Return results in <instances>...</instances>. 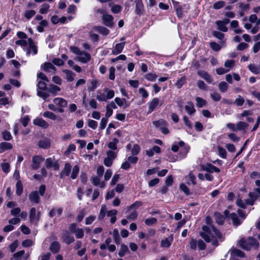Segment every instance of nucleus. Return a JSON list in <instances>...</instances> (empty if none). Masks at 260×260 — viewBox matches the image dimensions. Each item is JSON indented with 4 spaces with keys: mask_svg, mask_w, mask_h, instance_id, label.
<instances>
[{
    "mask_svg": "<svg viewBox=\"0 0 260 260\" xmlns=\"http://www.w3.org/2000/svg\"><path fill=\"white\" fill-rule=\"evenodd\" d=\"M183 121L185 125L189 129H191L192 127V123L189 120L188 118L186 116L183 117Z\"/></svg>",
    "mask_w": 260,
    "mask_h": 260,
    "instance_id": "nucleus-62",
    "label": "nucleus"
},
{
    "mask_svg": "<svg viewBox=\"0 0 260 260\" xmlns=\"http://www.w3.org/2000/svg\"><path fill=\"white\" fill-rule=\"evenodd\" d=\"M103 90L106 93V96L107 100L111 99L114 96L115 93L113 90L109 89L108 88H105Z\"/></svg>",
    "mask_w": 260,
    "mask_h": 260,
    "instance_id": "nucleus-38",
    "label": "nucleus"
},
{
    "mask_svg": "<svg viewBox=\"0 0 260 260\" xmlns=\"http://www.w3.org/2000/svg\"><path fill=\"white\" fill-rule=\"evenodd\" d=\"M238 245L242 249L246 250L257 249L259 246L257 241L252 237H248L247 239L241 238L238 241Z\"/></svg>",
    "mask_w": 260,
    "mask_h": 260,
    "instance_id": "nucleus-2",
    "label": "nucleus"
},
{
    "mask_svg": "<svg viewBox=\"0 0 260 260\" xmlns=\"http://www.w3.org/2000/svg\"><path fill=\"white\" fill-rule=\"evenodd\" d=\"M95 29L103 35H107L109 34V30L104 26H96Z\"/></svg>",
    "mask_w": 260,
    "mask_h": 260,
    "instance_id": "nucleus-39",
    "label": "nucleus"
},
{
    "mask_svg": "<svg viewBox=\"0 0 260 260\" xmlns=\"http://www.w3.org/2000/svg\"><path fill=\"white\" fill-rule=\"evenodd\" d=\"M248 67L249 70L254 74H257L260 73V68L254 64H250Z\"/></svg>",
    "mask_w": 260,
    "mask_h": 260,
    "instance_id": "nucleus-50",
    "label": "nucleus"
},
{
    "mask_svg": "<svg viewBox=\"0 0 260 260\" xmlns=\"http://www.w3.org/2000/svg\"><path fill=\"white\" fill-rule=\"evenodd\" d=\"M186 83V77L185 76H182L175 83V86L177 88H180L185 83Z\"/></svg>",
    "mask_w": 260,
    "mask_h": 260,
    "instance_id": "nucleus-43",
    "label": "nucleus"
},
{
    "mask_svg": "<svg viewBox=\"0 0 260 260\" xmlns=\"http://www.w3.org/2000/svg\"><path fill=\"white\" fill-rule=\"evenodd\" d=\"M113 236L115 243L117 244H119L120 242V238L117 229H115L113 231Z\"/></svg>",
    "mask_w": 260,
    "mask_h": 260,
    "instance_id": "nucleus-47",
    "label": "nucleus"
},
{
    "mask_svg": "<svg viewBox=\"0 0 260 260\" xmlns=\"http://www.w3.org/2000/svg\"><path fill=\"white\" fill-rule=\"evenodd\" d=\"M79 172V168L78 166L76 165V166H74V167L73 168L72 172L71 174V177L72 178V179H76L77 177Z\"/></svg>",
    "mask_w": 260,
    "mask_h": 260,
    "instance_id": "nucleus-54",
    "label": "nucleus"
},
{
    "mask_svg": "<svg viewBox=\"0 0 260 260\" xmlns=\"http://www.w3.org/2000/svg\"><path fill=\"white\" fill-rule=\"evenodd\" d=\"M201 168L202 171H207L210 173L220 172L219 169L216 167L212 165L211 164H207L206 165H203L201 166Z\"/></svg>",
    "mask_w": 260,
    "mask_h": 260,
    "instance_id": "nucleus-9",
    "label": "nucleus"
},
{
    "mask_svg": "<svg viewBox=\"0 0 260 260\" xmlns=\"http://www.w3.org/2000/svg\"><path fill=\"white\" fill-rule=\"evenodd\" d=\"M29 199L31 203L38 204L40 202V197L38 192H31L29 195Z\"/></svg>",
    "mask_w": 260,
    "mask_h": 260,
    "instance_id": "nucleus-22",
    "label": "nucleus"
},
{
    "mask_svg": "<svg viewBox=\"0 0 260 260\" xmlns=\"http://www.w3.org/2000/svg\"><path fill=\"white\" fill-rule=\"evenodd\" d=\"M244 103V98L240 95H238L237 98L235 100L233 104L237 106H241Z\"/></svg>",
    "mask_w": 260,
    "mask_h": 260,
    "instance_id": "nucleus-53",
    "label": "nucleus"
},
{
    "mask_svg": "<svg viewBox=\"0 0 260 260\" xmlns=\"http://www.w3.org/2000/svg\"><path fill=\"white\" fill-rule=\"evenodd\" d=\"M114 101L119 107H122L124 106V108H126L129 106V105L127 104L126 101L125 99H120L117 97L115 98Z\"/></svg>",
    "mask_w": 260,
    "mask_h": 260,
    "instance_id": "nucleus-30",
    "label": "nucleus"
},
{
    "mask_svg": "<svg viewBox=\"0 0 260 260\" xmlns=\"http://www.w3.org/2000/svg\"><path fill=\"white\" fill-rule=\"evenodd\" d=\"M71 165L68 163L66 164L63 169L62 170V171L60 173V178H62L65 176H68L71 173Z\"/></svg>",
    "mask_w": 260,
    "mask_h": 260,
    "instance_id": "nucleus-20",
    "label": "nucleus"
},
{
    "mask_svg": "<svg viewBox=\"0 0 260 260\" xmlns=\"http://www.w3.org/2000/svg\"><path fill=\"white\" fill-rule=\"evenodd\" d=\"M217 29L223 32H226L228 30V28L220 20L216 21L215 22Z\"/></svg>",
    "mask_w": 260,
    "mask_h": 260,
    "instance_id": "nucleus-31",
    "label": "nucleus"
},
{
    "mask_svg": "<svg viewBox=\"0 0 260 260\" xmlns=\"http://www.w3.org/2000/svg\"><path fill=\"white\" fill-rule=\"evenodd\" d=\"M128 251V247L124 244H122L118 252V255L120 257H123Z\"/></svg>",
    "mask_w": 260,
    "mask_h": 260,
    "instance_id": "nucleus-35",
    "label": "nucleus"
},
{
    "mask_svg": "<svg viewBox=\"0 0 260 260\" xmlns=\"http://www.w3.org/2000/svg\"><path fill=\"white\" fill-rule=\"evenodd\" d=\"M2 136L3 139L6 141H10L12 139L11 133L7 131H5L2 133Z\"/></svg>",
    "mask_w": 260,
    "mask_h": 260,
    "instance_id": "nucleus-55",
    "label": "nucleus"
},
{
    "mask_svg": "<svg viewBox=\"0 0 260 260\" xmlns=\"http://www.w3.org/2000/svg\"><path fill=\"white\" fill-rule=\"evenodd\" d=\"M60 90V88L59 87L53 84L50 85L49 87L48 88V91L54 95H56L57 93Z\"/></svg>",
    "mask_w": 260,
    "mask_h": 260,
    "instance_id": "nucleus-32",
    "label": "nucleus"
},
{
    "mask_svg": "<svg viewBox=\"0 0 260 260\" xmlns=\"http://www.w3.org/2000/svg\"><path fill=\"white\" fill-rule=\"evenodd\" d=\"M74 233L75 234L76 237L78 239H81L84 236V231L82 229H77Z\"/></svg>",
    "mask_w": 260,
    "mask_h": 260,
    "instance_id": "nucleus-61",
    "label": "nucleus"
},
{
    "mask_svg": "<svg viewBox=\"0 0 260 260\" xmlns=\"http://www.w3.org/2000/svg\"><path fill=\"white\" fill-rule=\"evenodd\" d=\"M125 45V42L116 44L112 51V54L114 55H117L120 54L122 51Z\"/></svg>",
    "mask_w": 260,
    "mask_h": 260,
    "instance_id": "nucleus-14",
    "label": "nucleus"
},
{
    "mask_svg": "<svg viewBox=\"0 0 260 260\" xmlns=\"http://www.w3.org/2000/svg\"><path fill=\"white\" fill-rule=\"evenodd\" d=\"M152 123L156 127H158L160 129H161V127L168 125V122L163 119H160L157 121H154Z\"/></svg>",
    "mask_w": 260,
    "mask_h": 260,
    "instance_id": "nucleus-29",
    "label": "nucleus"
},
{
    "mask_svg": "<svg viewBox=\"0 0 260 260\" xmlns=\"http://www.w3.org/2000/svg\"><path fill=\"white\" fill-rule=\"evenodd\" d=\"M36 14V11L33 10H26L24 13V16L27 19H30Z\"/></svg>",
    "mask_w": 260,
    "mask_h": 260,
    "instance_id": "nucleus-49",
    "label": "nucleus"
},
{
    "mask_svg": "<svg viewBox=\"0 0 260 260\" xmlns=\"http://www.w3.org/2000/svg\"><path fill=\"white\" fill-rule=\"evenodd\" d=\"M217 150L218 151L219 155L222 158H225L226 157V151L225 149L221 147L220 146H217Z\"/></svg>",
    "mask_w": 260,
    "mask_h": 260,
    "instance_id": "nucleus-51",
    "label": "nucleus"
},
{
    "mask_svg": "<svg viewBox=\"0 0 260 260\" xmlns=\"http://www.w3.org/2000/svg\"><path fill=\"white\" fill-rule=\"evenodd\" d=\"M40 212H37V210L35 207L30 209L29 212V219L31 222L37 223L40 219Z\"/></svg>",
    "mask_w": 260,
    "mask_h": 260,
    "instance_id": "nucleus-6",
    "label": "nucleus"
},
{
    "mask_svg": "<svg viewBox=\"0 0 260 260\" xmlns=\"http://www.w3.org/2000/svg\"><path fill=\"white\" fill-rule=\"evenodd\" d=\"M157 222V219L154 217H151L147 218L145 220V223L147 225H151L153 224H155Z\"/></svg>",
    "mask_w": 260,
    "mask_h": 260,
    "instance_id": "nucleus-58",
    "label": "nucleus"
},
{
    "mask_svg": "<svg viewBox=\"0 0 260 260\" xmlns=\"http://www.w3.org/2000/svg\"><path fill=\"white\" fill-rule=\"evenodd\" d=\"M13 145L9 142H2L0 143V153L6 150H10L12 148Z\"/></svg>",
    "mask_w": 260,
    "mask_h": 260,
    "instance_id": "nucleus-25",
    "label": "nucleus"
},
{
    "mask_svg": "<svg viewBox=\"0 0 260 260\" xmlns=\"http://www.w3.org/2000/svg\"><path fill=\"white\" fill-rule=\"evenodd\" d=\"M50 8V6L47 4H44L41 6V8L39 10L41 14H46Z\"/></svg>",
    "mask_w": 260,
    "mask_h": 260,
    "instance_id": "nucleus-56",
    "label": "nucleus"
},
{
    "mask_svg": "<svg viewBox=\"0 0 260 260\" xmlns=\"http://www.w3.org/2000/svg\"><path fill=\"white\" fill-rule=\"evenodd\" d=\"M45 166L47 168H53L54 170L59 169V165L54 157L47 158L45 160Z\"/></svg>",
    "mask_w": 260,
    "mask_h": 260,
    "instance_id": "nucleus-8",
    "label": "nucleus"
},
{
    "mask_svg": "<svg viewBox=\"0 0 260 260\" xmlns=\"http://www.w3.org/2000/svg\"><path fill=\"white\" fill-rule=\"evenodd\" d=\"M91 183L95 186H100L101 188H104L105 186L104 182H101L100 178L97 177H93L91 179Z\"/></svg>",
    "mask_w": 260,
    "mask_h": 260,
    "instance_id": "nucleus-27",
    "label": "nucleus"
},
{
    "mask_svg": "<svg viewBox=\"0 0 260 260\" xmlns=\"http://www.w3.org/2000/svg\"><path fill=\"white\" fill-rule=\"evenodd\" d=\"M148 104L149 105L148 113H151L156 108L161 106L163 104V102L162 101H160L157 98H154Z\"/></svg>",
    "mask_w": 260,
    "mask_h": 260,
    "instance_id": "nucleus-5",
    "label": "nucleus"
},
{
    "mask_svg": "<svg viewBox=\"0 0 260 260\" xmlns=\"http://www.w3.org/2000/svg\"><path fill=\"white\" fill-rule=\"evenodd\" d=\"M228 84L224 81L221 82L218 84V89L221 92L224 93L228 90Z\"/></svg>",
    "mask_w": 260,
    "mask_h": 260,
    "instance_id": "nucleus-37",
    "label": "nucleus"
},
{
    "mask_svg": "<svg viewBox=\"0 0 260 260\" xmlns=\"http://www.w3.org/2000/svg\"><path fill=\"white\" fill-rule=\"evenodd\" d=\"M135 12L137 15H141L144 11V5L142 0H136Z\"/></svg>",
    "mask_w": 260,
    "mask_h": 260,
    "instance_id": "nucleus-17",
    "label": "nucleus"
},
{
    "mask_svg": "<svg viewBox=\"0 0 260 260\" xmlns=\"http://www.w3.org/2000/svg\"><path fill=\"white\" fill-rule=\"evenodd\" d=\"M173 240V235L170 236V239L166 238L165 239L162 240L160 242L161 247L166 248L169 247L171 245Z\"/></svg>",
    "mask_w": 260,
    "mask_h": 260,
    "instance_id": "nucleus-23",
    "label": "nucleus"
},
{
    "mask_svg": "<svg viewBox=\"0 0 260 260\" xmlns=\"http://www.w3.org/2000/svg\"><path fill=\"white\" fill-rule=\"evenodd\" d=\"M214 218L216 222L219 224H222L224 220V217L220 213L216 212L214 214Z\"/></svg>",
    "mask_w": 260,
    "mask_h": 260,
    "instance_id": "nucleus-33",
    "label": "nucleus"
},
{
    "mask_svg": "<svg viewBox=\"0 0 260 260\" xmlns=\"http://www.w3.org/2000/svg\"><path fill=\"white\" fill-rule=\"evenodd\" d=\"M99 85V81L96 79H93L91 81V86L88 87V90L92 91Z\"/></svg>",
    "mask_w": 260,
    "mask_h": 260,
    "instance_id": "nucleus-40",
    "label": "nucleus"
},
{
    "mask_svg": "<svg viewBox=\"0 0 260 260\" xmlns=\"http://www.w3.org/2000/svg\"><path fill=\"white\" fill-rule=\"evenodd\" d=\"M24 254V250L19 251L13 255L11 260H21L22 256Z\"/></svg>",
    "mask_w": 260,
    "mask_h": 260,
    "instance_id": "nucleus-42",
    "label": "nucleus"
},
{
    "mask_svg": "<svg viewBox=\"0 0 260 260\" xmlns=\"http://www.w3.org/2000/svg\"><path fill=\"white\" fill-rule=\"evenodd\" d=\"M60 245L57 241H54L51 243L49 247V249L53 253H58L60 250Z\"/></svg>",
    "mask_w": 260,
    "mask_h": 260,
    "instance_id": "nucleus-21",
    "label": "nucleus"
},
{
    "mask_svg": "<svg viewBox=\"0 0 260 260\" xmlns=\"http://www.w3.org/2000/svg\"><path fill=\"white\" fill-rule=\"evenodd\" d=\"M196 101L197 102V106L199 108H202L205 105H206V101L204 100L203 99L200 98V97H197L196 98Z\"/></svg>",
    "mask_w": 260,
    "mask_h": 260,
    "instance_id": "nucleus-48",
    "label": "nucleus"
},
{
    "mask_svg": "<svg viewBox=\"0 0 260 260\" xmlns=\"http://www.w3.org/2000/svg\"><path fill=\"white\" fill-rule=\"evenodd\" d=\"M33 123L44 129L47 128L49 127L48 123L43 118L40 117L35 119L33 121Z\"/></svg>",
    "mask_w": 260,
    "mask_h": 260,
    "instance_id": "nucleus-12",
    "label": "nucleus"
},
{
    "mask_svg": "<svg viewBox=\"0 0 260 260\" xmlns=\"http://www.w3.org/2000/svg\"><path fill=\"white\" fill-rule=\"evenodd\" d=\"M119 141L117 139L114 138L113 140V141L110 142L108 144V147L109 148L112 149V150H116L117 147V144L118 143Z\"/></svg>",
    "mask_w": 260,
    "mask_h": 260,
    "instance_id": "nucleus-46",
    "label": "nucleus"
},
{
    "mask_svg": "<svg viewBox=\"0 0 260 260\" xmlns=\"http://www.w3.org/2000/svg\"><path fill=\"white\" fill-rule=\"evenodd\" d=\"M27 56L35 55L38 53V46L30 38L28 39V45L24 49Z\"/></svg>",
    "mask_w": 260,
    "mask_h": 260,
    "instance_id": "nucleus-3",
    "label": "nucleus"
},
{
    "mask_svg": "<svg viewBox=\"0 0 260 260\" xmlns=\"http://www.w3.org/2000/svg\"><path fill=\"white\" fill-rule=\"evenodd\" d=\"M200 236L207 243H211L214 246L218 245V241L222 242L224 238L223 235L213 225H204Z\"/></svg>",
    "mask_w": 260,
    "mask_h": 260,
    "instance_id": "nucleus-1",
    "label": "nucleus"
},
{
    "mask_svg": "<svg viewBox=\"0 0 260 260\" xmlns=\"http://www.w3.org/2000/svg\"><path fill=\"white\" fill-rule=\"evenodd\" d=\"M61 237L62 241L67 244L73 243L75 240L74 237L70 235L69 232L67 231H63Z\"/></svg>",
    "mask_w": 260,
    "mask_h": 260,
    "instance_id": "nucleus-11",
    "label": "nucleus"
},
{
    "mask_svg": "<svg viewBox=\"0 0 260 260\" xmlns=\"http://www.w3.org/2000/svg\"><path fill=\"white\" fill-rule=\"evenodd\" d=\"M157 75L153 73H148L145 75V78L150 81H154L157 78Z\"/></svg>",
    "mask_w": 260,
    "mask_h": 260,
    "instance_id": "nucleus-59",
    "label": "nucleus"
},
{
    "mask_svg": "<svg viewBox=\"0 0 260 260\" xmlns=\"http://www.w3.org/2000/svg\"><path fill=\"white\" fill-rule=\"evenodd\" d=\"M185 109L186 112L190 115H192L196 112L193 104L191 102L187 103V105L185 106Z\"/></svg>",
    "mask_w": 260,
    "mask_h": 260,
    "instance_id": "nucleus-24",
    "label": "nucleus"
},
{
    "mask_svg": "<svg viewBox=\"0 0 260 260\" xmlns=\"http://www.w3.org/2000/svg\"><path fill=\"white\" fill-rule=\"evenodd\" d=\"M91 59V56L89 53L86 52L82 51L80 55L76 57L75 59L79 61L85 63L88 62Z\"/></svg>",
    "mask_w": 260,
    "mask_h": 260,
    "instance_id": "nucleus-7",
    "label": "nucleus"
},
{
    "mask_svg": "<svg viewBox=\"0 0 260 260\" xmlns=\"http://www.w3.org/2000/svg\"><path fill=\"white\" fill-rule=\"evenodd\" d=\"M43 70L47 72L52 74L55 73L56 71L55 67L50 62H46L43 64Z\"/></svg>",
    "mask_w": 260,
    "mask_h": 260,
    "instance_id": "nucleus-19",
    "label": "nucleus"
},
{
    "mask_svg": "<svg viewBox=\"0 0 260 260\" xmlns=\"http://www.w3.org/2000/svg\"><path fill=\"white\" fill-rule=\"evenodd\" d=\"M210 95L212 100L215 102L219 101L221 98V95L217 92H213L211 93Z\"/></svg>",
    "mask_w": 260,
    "mask_h": 260,
    "instance_id": "nucleus-60",
    "label": "nucleus"
},
{
    "mask_svg": "<svg viewBox=\"0 0 260 260\" xmlns=\"http://www.w3.org/2000/svg\"><path fill=\"white\" fill-rule=\"evenodd\" d=\"M44 158H43L41 155H34L32 158L31 169L33 170L38 169L40 167L41 164L44 161Z\"/></svg>",
    "mask_w": 260,
    "mask_h": 260,
    "instance_id": "nucleus-4",
    "label": "nucleus"
},
{
    "mask_svg": "<svg viewBox=\"0 0 260 260\" xmlns=\"http://www.w3.org/2000/svg\"><path fill=\"white\" fill-rule=\"evenodd\" d=\"M16 193L18 196H20L23 192V185L20 180H18L16 185Z\"/></svg>",
    "mask_w": 260,
    "mask_h": 260,
    "instance_id": "nucleus-41",
    "label": "nucleus"
},
{
    "mask_svg": "<svg viewBox=\"0 0 260 260\" xmlns=\"http://www.w3.org/2000/svg\"><path fill=\"white\" fill-rule=\"evenodd\" d=\"M50 140L46 138H43L38 142L39 147L43 149H48L50 147Z\"/></svg>",
    "mask_w": 260,
    "mask_h": 260,
    "instance_id": "nucleus-16",
    "label": "nucleus"
},
{
    "mask_svg": "<svg viewBox=\"0 0 260 260\" xmlns=\"http://www.w3.org/2000/svg\"><path fill=\"white\" fill-rule=\"evenodd\" d=\"M63 72L66 75V78L68 81L71 82L74 80V77L76 76L74 73L68 70H63Z\"/></svg>",
    "mask_w": 260,
    "mask_h": 260,
    "instance_id": "nucleus-26",
    "label": "nucleus"
},
{
    "mask_svg": "<svg viewBox=\"0 0 260 260\" xmlns=\"http://www.w3.org/2000/svg\"><path fill=\"white\" fill-rule=\"evenodd\" d=\"M142 204H143L141 201H137L128 207L127 212L130 211L132 210H136L139 207H141Z\"/></svg>",
    "mask_w": 260,
    "mask_h": 260,
    "instance_id": "nucleus-34",
    "label": "nucleus"
},
{
    "mask_svg": "<svg viewBox=\"0 0 260 260\" xmlns=\"http://www.w3.org/2000/svg\"><path fill=\"white\" fill-rule=\"evenodd\" d=\"M198 74L204 79L208 83H212L213 82V79L211 75H210L207 72L205 71L201 70L198 72Z\"/></svg>",
    "mask_w": 260,
    "mask_h": 260,
    "instance_id": "nucleus-15",
    "label": "nucleus"
},
{
    "mask_svg": "<svg viewBox=\"0 0 260 260\" xmlns=\"http://www.w3.org/2000/svg\"><path fill=\"white\" fill-rule=\"evenodd\" d=\"M138 215V212L136 210H134L129 215L127 216V219L130 220H135L137 219Z\"/></svg>",
    "mask_w": 260,
    "mask_h": 260,
    "instance_id": "nucleus-64",
    "label": "nucleus"
},
{
    "mask_svg": "<svg viewBox=\"0 0 260 260\" xmlns=\"http://www.w3.org/2000/svg\"><path fill=\"white\" fill-rule=\"evenodd\" d=\"M249 197L250 199H246L245 200V203L250 205H253L255 201H256L258 198V194L257 192V190L255 189L254 191L251 192L249 193Z\"/></svg>",
    "mask_w": 260,
    "mask_h": 260,
    "instance_id": "nucleus-10",
    "label": "nucleus"
},
{
    "mask_svg": "<svg viewBox=\"0 0 260 260\" xmlns=\"http://www.w3.org/2000/svg\"><path fill=\"white\" fill-rule=\"evenodd\" d=\"M231 254L234 256L244 257V253L240 250L234 249L231 251Z\"/></svg>",
    "mask_w": 260,
    "mask_h": 260,
    "instance_id": "nucleus-52",
    "label": "nucleus"
},
{
    "mask_svg": "<svg viewBox=\"0 0 260 260\" xmlns=\"http://www.w3.org/2000/svg\"><path fill=\"white\" fill-rule=\"evenodd\" d=\"M104 24L108 27H112L113 24V17L109 14H104L102 16Z\"/></svg>",
    "mask_w": 260,
    "mask_h": 260,
    "instance_id": "nucleus-13",
    "label": "nucleus"
},
{
    "mask_svg": "<svg viewBox=\"0 0 260 260\" xmlns=\"http://www.w3.org/2000/svg\"><path fill=\"white\" fill-rule=\"evenodd\" d=\"M230 217L235 225L238 226L241 223L242 220L239 218L237 214L235 213H232L230 215Z\"/></svg>",
    "mask_w": 260,
    "mask_h": 260,
    "instance_id": "nucleus-28",
    "label": "nucleus"
},
{
    "mask_svg": "<svg viewBox=\"0 0 260 260\" xmlns=\"http://www.w3.org/2000/svg\"><path fill=\"white\" fill-rule=\"evenodd\" d=\"M53 102L56 105L61 108L66 107L68 104L67 101L61 98H54Z\"/></svg>",
    "mask_w": 260,
    "mask_h": 260,
    "instance_id": "nucleus-18",
    "label": "nucleus"
},
{
    "mask_svg": "<svg viewBox=\"0 0 260 260\" xmlns=\"http://www.w3.org/2000/svg\"><path fill=\"white\" fill-rule=\"evenodd\" d=\"M43 115L44 117L49 118L53 120H55L57 118V116L55 114L50 111L44 112Z\"/></svg>",
    "mask_w": 260,
    "mask_h": 260,
    "instance_id": "nucleus-45",
    "label": "nucleus"
},
{
    "mask_svg": "<svg viewBox=\"0 0 260 260\" xmlns=\"http://www.w3.org/2000/svg\"><path fill=\"white\" fill-rule=\"evenodd\" d=\"M37 94L40 97L43 98L44 100H47V99L49 96V93L44 91L38 90Z\"/></svg>",
    "mask_w": 260,
    "mask_h": 260,
    "instance_id": "nucleus-63",
    "label": "nucleus"
},
{
    "mask_svg": "<svg viewBox=\"0 0 260 260\" xmlns=\"http://www.w3.org/2000/svg\"><path fill=\"white\" fill-rule=\"evenodd\" d=\"M96 99L100 102H106L107 100L106 94L101 92H98V94L96 96Z\"/></svg>",
    "mask_w": 260,
    "mask_h": 260,
    "instance_id": "nucleus-57",
    "label": "nucleus"
},
{
    "mask_svg": "<svg viewBox=\"0 0 260 260\" xmlns=\"http://www.w3.org/2000/svg\"><path fill=\"white\" fill-rule=\"evenodd\" d=\"M248 126V124L246 122L240 121L236 124L237 131L245 130Z\"/></svg>",
    "mask_w": 260,
    "mask_h": 260,
    "instance_id": "nucleus-44",
    "label": "nucleus"
},
{
    "mask_svg": "<svg viewBox=\"0 0 260 260\" xmlns=\"http://www.w3.org/2000/svg\"><path fill=\"white\" fill-rule=\"evenodd\" d=\"M109 6L111 7V11L113 13H118L122 10V7L119 5H112V3H110Z\"/></svg>",
    "mask_w": 260,
    "mask_h": 260,
    "instance_id": "nucleus-36",
    "label": "nucleus"
}]
</instances>
